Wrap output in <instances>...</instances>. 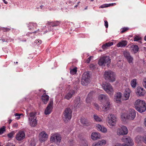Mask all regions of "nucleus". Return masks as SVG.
Instances as JSON below:
<instances>
[{
  "mask_svg": "<svg viewBox=\"0 0 146 146\" xmlns=\"http://www.w3.org/2000/svg\"><path fill=\"white\" fill-rule=\"evenodd\" d=\"M144 105H145V101L139 99L136 100L134 103V106L136 110L140 108V107L143 106Z\"/></svg>",
  "mask_w": 146,
  "mask_h": 146,
  "instance_id": "nucleus-14",
  "label": "nucleus"
},
{
  "mask_svg": "<svg viewBox=\"0 0 146 146\" xmlns=\"http://www.w3.org/2000/svg\"><path fill=\"white\" fill-rule=\"evenodd\" d=\"M143 139L144 142L146 144V136L145 138H143Z\"/></svg>",
  "mask_w": 146,
  "mask_h": 146,
  "instance_id": "nucleus-54",
  "label": "nucleus"
},
{
  "mask_svg": "<svg viewBox=\"0 0 146 146\" xmlns=\"http://www.w3.org/2000/svg\"><path fill=\"white\" fill-rule=\"evenodd\" d=\"M80 121L82 124L88 126L89 124L87 120L84 118H81L80 119Z\"/></svg>",
  "mask_w": 146,
  "mask_h": 146,
  "instance_id": "nucleus-31",
  "label": "nucleus"
},
{
  "mask_svg": "<svg viewBox=\"0 0 146 146\" xmlns=\"http://www.w3.org/2000/svg\"><path fill=\"white\" fill-rule=\"evenodd\" d=\"M130 92V91L129 88H127L125 89L123 96L124 100H127L129 99Z\"/></svg>",
  "mask_w": 146,
  "mask_h": 146,
  "instance_id": "nucleus-21",
  "label": "nucleus"
},
{
  "mask_svg": "<svg viewBox=\"0 0 146 146\" xmlns=\"http://www.w3.org/2000/svg\"><path fill=\"white\" fill-rule=\"evenodd\" d=\"M94 93L93 92H91L88 94V96L86 98V102L88 104H90L91 102L92 99V97L93 94Z\"/></svg>",
  "mask_w": 146,
  "mask_h": 146,
  "instance_id": "nucleus-24",
  "label": "nucleus"
},
{
  "mask_svg": "<svg viewBox=\"0 0 146 146\" xmlns=\"http://www.w3.org/2000/svg\"><path fill=\"white\" fill-rule=\"evenodd\" d=\"M26 112H27V115H28L29 114V111H27V110L26 111Z\"/></svg>",
  "mask_w": 146,
  "mask_h": 146,
  "instance_id": "nucleus-60",
  "label": "nucleus"
},
{
  "mask_svg": "<svg viewBox=\"0 0 146 146\" xmlns=\"http://www.w3.org/2000/svg\"><path fill=\"white\" fill-rule=\"evenodd\" d=\"M135 92L137 95L139 96H143L145 93L143 89L139 86L137 88Z\"/></svg>",
  "mask_w": 146,
  "mask_h": 146,
  "instance_id": "nucleus-18",
  "label": "nucleus"
},
{
  "mask_svg": "<svg viewBox=\"0 0 146 146\" xmlns=\"http://www.w3.org/2000/svg\"><path fill=\"white\" fill-rule=\"evenodd\" d=\"M91 138L93 140H96L101 138L100 133L97 132H92L91 135Z\"/></svg>",
  "mask_w": 146,
  "mask_h": 146,
  "instance_id": "nucleus-22",
  "label": "nucleus"
},
{
  "mask_svg": "<svg viewBox=\"0 0 146 146\" xmlns=\"http://www.w3.org/2000/svg\"><path fill=\"white\" fill-rule=\"evenodd\" d=\"M93 57L92 56H90L86 60V62L88 63H89L90 61L92 58H93Z\"/></svg>",
  "mask_w": 146,
  "mask_h": 146,
  "instance_id": "nucleus-44",
  "label": "nucleus"
},
{
  "mask_svg": "<svg viewBox=\"0 0 146 146\" xmlns=\"http://www.w3.org/2000/svg\"><path fill=\"white\" fill-rule=\"evenodd\" d=\"M146 109V107L145 105H144V106L142 107H140V108H138V109L136 110L140 113H142L144 112Z\"/></svg>",
  "mask_w": 146,
  "mask_h": 146,
  "instance_id": "nucleus-32",
  "label": "nucleus"
},
{
  "mask_svg": "<svg viewBox=\"0 0 146 146\" xmlns=\"http://www.w3.org/2000/svg\"><path fill=\"white\" fill-rule=\"evenodd\" d=\"M14 131H12L8 134L7 136L9 138H11L13 137V135L15 134Z\"/></svg>",
  "mask_w": 146,
  "mask_h": 146,
  "instance_id": "nucleus-38",
  "label": "nucleus"
},
{
  "mask_svg": "<svg viewBox=\"0 0 146 146\" xmlns=\"http://www.w3.org/2000/svg\"><path fill=\"white\" fill-rule=\"evenodd\" d=\"M139 48L137 45H132L131 46L130 49L132 52L135 53H137L139 50Z\"/></svg>",
  "mask_w": 146,
  "mask_h": 146,
  "instance_id": "nucleus-27",
  "label": "nucleus"
},
{
  "mask_svg": "<svg viewBox=\"0 0 146 146\" xmlns=\"http://www.w3.org/2000/svg\"><path fill=\"white\" fill-rule=\"evenodd\" d=\"M143 86L146 89V77L143 79Z\"/></svg>",
  "mask_w": 146,
  "mask_h": 146,
  "instance_id": "nucleus-43",
  "label": "nucleus"
},
{
  "mask_svg": "<svg viewBox=\"0 0 146 146\" xmlns=\"http://www.w3.org/2000/svg\"><path fill=\"white\" fill-rule=\"evenodd\" d=\"M87 9V7H86V8H85V9Z\"/></svg>",
  "mask_w": 146,
  "mask_h": 146,
  "instance_id": "nucleus-64",
  "label": "nucleus"
},
{
  "mask_svg": "<svg viewBox=\"0 0 146 146\" xmlns=\"http://www.w3.org/2000/svg\"><path fill=\"white\" fill-rule=\"evenodd\" d=\"M108 7V4H105L101 5L100 8H102Z\"/></svg>",
  "mask_w": 146,
  "mask_h": 146,
  "instance_id": "nucleus-45",
  "label": "nucleus"
},
{
  "mask_svg": "<svg viewBox=\"0 0 146 146\" xmlns=\"http://www.w3.org/2000/svg\"><path fill=\"white\" fill-rule=\"evenodd\" d=\"M22 114H20L19 113H16L15 114V116H19L18 117H17L18 118V119H19L20 118V116Z\"/></svg>",
  "mask_w": 146,
  "mask_h": 146,
  "instance_id": "nucleus-47",
  "label": "nucleus"
},
{
  "mask_svg": "<svg viewBox=\"0 0 146 146\" xmlns=\"http://www.w3.org/2000/svg\"><path fill=\"white\" fill-rule=\"evenodd\" d=\"M116 133L118 135H124L127 134L128 129L125 126H122L117 129Z\"/></svg>",
  "mask_w": 146,
  "mask_h": 146,
  "instance_id": "nucleus-10",
  "label": "nucleus"
},
{
  "mask_svg": "<svg viewBox=\"0 0 146 146\" xmlns=\"http://www.w3.org/2000/svg\"><path fill=\"white\" fill-rule=\"evenodd\" d=\"M90 67L91 70H93L96 68V66L93 64H91L90 65Z\"/></svg>",
  "mask_w": 146,
  "mask_h": 146,
  "instance_id": "nucleus-40",
  "label": "nucleus"
},
{
  "mask_svg": "<svg viewBox=\"0 0 146 146\" xmlns=\"http://www.w3.org/2000/svg\"><path fill=\"white\" fill-rule=\"evenodd\" d=\"M18 126V125L17 123H15L13 125V127H17Z\"/></svg>",
  "mask_w": 146,
  "mask_h": 146,
  "instance_id": "nucleus-52",
  "label": "nucleus"
},
{
  "mask_svg": "<svg viewBox=\"0 0 146 146\" xmlns=\"http://www.w3.org/2000/svg\"><path fill=\"white\" fill-rule=\"evenodd\" d=\"M59 22L58 21H56L53 22V24H51V25L52 27H56L58 25V23Z\"/></svg>",
  "mask_w": 146,
  "mask_h": 146,
  "instance_id": "nucleus-41",
  "label": "nucleus"
},
{
  "mask_svg": "<svg viewBox=\"0 0 146 146\" xmlns=\"http://www.w3.org/2000/svg\"><path fill=\"white\" fill-rule=\"evenodd\" d=\"M61 140V137L60 135L58 134L53 135L51 137L50 141L51 143H60Z\"/></svg>",
  "mask_w": 146,
  "mask_h": 146,
  "instance_id": "nucleus-11",
  "label": "nucleus"
},
{
  "mask_svg": "<svg viewBox=\"0 0 146 146\" xmlns=\"http://www.w3.org/2000/svg\"><path fill=\"white\" fill-rule=\"evenodd\" d=\"M94 106L97 108V109H98V108H99V107L98 105V104H94Z\"/></svg>",
  "mask_w": 146,
  "mask_h": 146,
  "instance_id": "nucleus-51",
  "label": "nucleus"
},
{
  "mask_svg": "<svg viewBox=\"0 0 146 146\" xmlns=\"http://www.w3.org/2000/svg\"><path fill=\"white\" fill-rule=\"evenodd\" d=\"M94 118L96 121L100 122L101 121V119L99 117L96 115H94Z\"/></svg>",
  "mask_w": 146,
  "mask_h": 146,
  "instance_id": "nucleus-36",
  "label": "nucleus"
},
{
  "mask_svg": "<svg viewBox=\"0 0 146 146\" xmlns=\"http://www.w3.org/2000/svg\"><path fill=\"white\" fill-rule=\"evenodd\" d=\"M144 39L145 40H146V35L144 37Z\"/></svg>",
  "mask_w": 146,
  "mask_h": 146,
  "instance_id": "nucleus-61",
  "label": "nucleus"
},
{
  "mask_svg": "<svg viewBox=\"0 0 146 146\" xmlns=\"http://www.w3.org/2000/svg\"><path fill=\"white\" fill-rule=\"evenodd\" d=\"M72 111L69 108L65 109L63 112V119L65 122H67L71 118Z\"/></svg>",
  "mask_w": 146,
  "mask_h": 146,
  "instance_id": "nucleus-3",
  "label": "nucleus"
},
{
  "mask_svg": "<svg viewBox=\"0 0 146 146\" xmlns=\"http://www.w3.org/2000/svg\"><path fill=\"white\" fill-rule=\"evenodd\" d=\"M107 121L109 125L110 126H112L115 125L117 119L113 114H110L108 115Z\"/></svg>",
  "mask_w": 146,
  "mask_h": 146,
  "instance_id": "nucleus-9",
  "label": "nucleus"
},
{
  "mask_svg": "<svg viewBox=\"0 0 146 146\" xmlns=\"http://www.w3.org/2000/svg\"><path fill=\"white\" fill-rule=\"evenodd\" d=\"M137 79H133L131 82V85L133 88H135L137 84Z\"/></svg>",
  "mask_w": 146,
  "mask_h": 146,
  "instance_id": "nucleus-34",
  "label": "nucleus"
},
{
  "mask_svg": "<svg viewBox=\"0 0 146 146\" xmlns=\"http://www.w3.org/2000/svg\"><path fill=\"white\" fill-rule=\"evenodd\" d=\"M42 7H43L42 5H41L40 6V7L41 9H42Z\"/></svg>",
  "mask_w": 146,
  "mask_h": 146,
  "instance_id": "nucleus-62",
  "label": "nucleus"
},
{
  "mask_svg": "<svg viewBox=\"0 0 146 146\" xmlns=\"http://www.w3.org/2000/svg\"><path fill=\"white\" fill-rule=\"evenodd\" d=\"M102 86L104 90L108 94L110 95L113 94L114 90L110 83L106 82H104L102 84Z\"/></svg>",
  "mask_w": 146,
  "mask_h": 146,
  "instance_id": "nucleus-6",
  "label": "nucleus"
},
{
  "mask_svg": "<svg viewBox=\"0 0 146 146\" xmlns=\"http://www.w3.org/2000/svg\"><path fill=\"white\" fill-rule=\"evenodd\" d=\"M12 120L10 119L9 121V124H10L11 122H12Z\"/></svg>",
  "mask_w": 146,
  "mask_h": 146,
  "instance_id": "nucleus-59",
  "label": "nucleus"
},
{
  "mask_svg": "<svg viewBox=\"0 0 146 146\" xmlns=\"http://www.w3.org/2000/svg\"><path fill=\"white\" fill-rule=\"evenodd\" d=\"M90 75L88 72H85L82 75L81 84L84 86H86L90 82Z\"/></svg>",
  "mask_w": 146,
  "mask_h": 146,
  "instance_id": "nucleus-7",
  "label": "nucleus"
},
{
  "mask_svg": "<svg viewBox=\"0 0 146 146\" xmlns=\"http://www.w3.org/2000/svg\"><path fill=\"white\" fill-rule=\"evenodd\" d=\"M45 92V90H44V93L43 94L41 97V99L42 100V102L45 104L47 103L49 98V96L46 94Z\"/></svg>",
  "mask_w": 146,
  "mask_h": 146,
  "instance_id": "nucleus-19",
  "label": "nucleus"
},
{
  "mask_svg": "<svg viewBox=\"0 0 146 146\" xmlns=\"http://www.w3.org/2000/svg\"><path fill=\"white\" fill-rule=\"evenodd\" d=\"M41 41L40 40H36L35 42L36 43V44H38V43H39L40 44L41 43Z\"/></svg>",
  "mask_w": 146,
  "mask_h": 146,
  "instance_id": "nucleus-49",
  "label": "nucleus"
},
{
  "mask_svg": "<svg viewBox=\"0 0 146 146\" xmlns=\"http://www.w3.org/2000/svg\"><path fill=\"white\" fill-rule=\"evenodd\" d=\"M2 40L3 42H4L5 41V39H3Z\"/></svg>",
  "mask_w": 146,
  "mask_h": 146,
  "instance_id": "nucleus-63",
  "label": "nucleus"
},
{
  "mask_svg": "<svg viewBox=\"0 0 146 146\" xmlns=\"http://www.w3.org/2000/svg\"><path fill=\"white\" fill-rule=\"evenodd\" d=\"M123 54L124 57L126 58L129 63L130 64H133V58L130 55V53L129 52H124Z\"/></svg>",
  "mask_w": 146,
  "mask_h": 146,
  "instance_id": "nucleus-13",
  "label": "nucleus"
},
{
  "mask_svg": "<svg viewBox=\"0 0 146 146\" xmlns=\"http://www.w3.org/2000/svg\"><path fill=\"white\" fill-rule=\"evenodd\" d=\"M111 63V59L109 56H104L101 57L98 60V64L100 66H105L106 65L109 67Z\"/></svg>",
  "mask_w": 146,
  "mask_h": 146,
  "instance_id": "nucleus-2",
  "label": "nucleus"
},
{
  "mask_svg": "<svg viewBox=\"0 0 146 146\" xmlns=\"http://www.w3.org/2000/svg\"><path fill=\"white\" fill-rule=\"evenodd\" d=\"M122 140L130 145H132L134 144L133 141L129 137H123L122 139Z\"/></svg>",
  "mask_w": 146,
  "mask_h": 146,
  "instance_id": "nucleus-16",
  "label": "nucleus"
},
{
  "mask_svg": "<svg viewBox=\"0 0 146 146\" xmlns=\"http://www.w3.org/2000/svg\"><path fill=\"white\" fill-rule=\"evenodd\" d=\"M77 68L75 67L70 70V73L72 75H74L75 74L77 71Z\"/></svg>",
  "mask_w": 146,
  "mask_h": 146,
  "instance_id": "nucleus-35",
  "label": "nucleus"
},
{
  "mask_svg": "<svg viewBox=\"0 0 146 146\" xmlns=\"http://www.w3.org/2000/svg\"><path fill=\"white\" fill-rule=\"evenodd\" d=\"M106 141L104 140H102L98 141L97 143L93 144L92 146H101L106 144Z\"/></svg>",
  "mask_w": 146,
  "mask_h": 146,
  "instance_id": "nucleus-29",
  "label": "nucleus"
},
{
  "mask_svg": "<svg viewBox=\"0 0 146 146\" xmlns=\"http://www.w3.org/2000/svg\"><path fill=\"white\" fill-rule=\"evenodd\" d=\"M141 39V38L139 36L136 35L134 36V41H138Z\"/></svg>",
  "mask_w": 146,
  "mask_h": 146,
  "instance_id": "nucleus-37",
  "label": "nucleus"
},
{
  "mask_svg": "<svg viewBox=\"0 0 146 146\" xmlns=\"http://www.w3.org/2000/svg\"><path fill=\"white\" fill-rule=\"evenodd\" d=\"M121 93L120 92H117L115 95L114 101L117 103H120L121 102Z\"/></svg>",
  "mask_w": 146,
  "mask_h": 146,
  "instance_id": "nucleus-20",
  "label": "nucleus"
},
{
  "mask_svg": "<svg viewBox=\"0 0 146 146\" xmlns=\"http://www.w3.org/2000/svg\"><path fill=\"white\" fill-rule=\"evenodd\" d=\"M99 98L101 101L103 106L102 109L103 111H107L110 109V102L108 96L106 95L100 94L99 96Z\"/></svg>",
  "mask_w": 146,
  "mask_h": 146,
  "instance_id": "nucleus-1",
  "label": "nucleus"
},
{
  "mask_svg": "<svg viewBox=\"0 0 146 146\" xmlns=\"http://www.w3.org/2000/svg\"><path fill=\"white\" fill-rule=\"evenodd\" d=\"M25 135L24 131H19L17 134L16 137V139L19 141H21L25 137Z\"/></svg>",
  "mask_w": 146,
  "mask_h": 146,
  "instance_id": "nucleus-15",
  "label": "nucleus"
},
{
  "mask_svg": "<svg viewBox=\"0 0 146 146\" xmlns=\"http://www.w3.org/2000/svg\"><path fill=\"white\" fill-rule=\"evenodd\" d=\"M48 135L44 132H42L39 134V140L41 142L46 141L48 138Z\"/></svg>",
  "mask_w": 146,
  "mask_h": 146,
  "instance_id": "nucleus-17",
  "label": "nucleus"
},
{
  "mask_svg": "<svg viewBox=\"0 0 146 146\" xmlns=\"http://www.w3.org/2000/svg\"><path fill=\"white\" fill-rule=\"evenodd\" d=\"M113 44V42H110L107 43L102 46V48L104 50L107 49L109 47L111 46Z\"/></svg>",
  "mask_w": 146,
  "mask_h": 146,
  "instance_id": "nucleus-30",
  "label": "nucleus"
},
{
  "mask_svg": "<svg viewBox=\"0 0 146 146\" xmlns=\"http://www.w3.org/2000/svg\"><path fill=\"white\" fill-rule=\"evenodd\" d=\"M72 141H73V140L72 139H71V140H70V145H71L72 144Z\"/></svg>",
  "mask_w": 146,
  "mask_h": 146,
  "instance_id": "nucleus-57",
  "label": "nucleus"
},
{
  "mask_svg": "<svg viewBox=\"0 0 146 146\" xmlns=\"http://www.w3.org/2000/svg\"><path fill=\"white\" fill-rule=\"evenodd\" d=\"M104 25L106 27V28H107L108 27V23L107 21H104Z\"/></svg>",
  "mask_w": 146,
  "mask_h": 146,
  "instance_id": "nucleus-46",
  "label": "nucleus"
},
{
  "mask_svg": "<svg viewBox=\"0 0 146 146\" xmlns=\"http://www.w3.org/2000/svg\"><path fill=\"white\" fill-rule=\"evenodd\" d=\"M5 30H6V31H10V29H7L6 28L5 29Z\"/></svg>",
  "mask_w": 146,
  "mask_h": 146,
  "instance_id": "nucleus-58",
  "label": "nucleus"
},
{
  "mask_svg": "<svg viewBox=\"0 0 146 146\" xmlns=\"http://www.w3.org/2000/svg\"><path fill=\"white\" fill-rule=\"evenodd\" d=\"M75 92L74 90H71L65 95L64 98L68 100H69L75 94Z\"/></svg>",
  "mask_w": 146,
  "mask_h": 146,
  "instance_id": "nucleus-23",
  "label": "nucleus"
},
{
  "mask_svg": "<svg viewBox=\"0 0 146 146\" xmlns=\"http://www.w3.org/2000/svg\"><path fill=\"white\" fill-rule=\"evenodd\" d=\"M116 5V3H115L108 4V7H110V6H113L114 5Z\"/></svg>",
  "mask_w": 146,
  "mask_h": 146,
  "instance_id": "nucleus-48",
  "label": "nucleus"
},
{
  "mask_svg": "<svg viewBox=\"0 0 146 146\" xmlns=\"http://www.w3.org/2000/svg\"><path fill=\"white\" fill-rule=\"evenodd\" d=\"M143 137H142L141 136H138L137 137V139H140V141L141 140V139H142L143 138Z\"/></svg>",
  "mask_w": 146,
  "mask_h": 146,
  "instance_id": "nucleus-50",
  "label": "nucleus"
},
{
  "mask_svg": "<svg viewBox=\"0 0 146 146\" xmlns=\"http://www.w3.org/2000/svg\"><path fill=\"white\" fill-rule=\"evenodd\" d=\"M136 115L135 111L133 109L129 110L128 115L124 114L121 116V118L123 119H133L135 117Z\"/></svg>",
  "mask_w": 146,
  "mask_h": 146,
  "instance_id": "nucleus-5",
  "label": "nucleus"
},
{
  "mask_svg": "<svg viewBox=\"0 0 146 146\" xmlns=\"http://www.w3.org/2000/svg\"><path fill=\"white\" fill-rule=\"evenodd\" d=\"M29 116V121L30 125L33 127L37 125V122L36 120V117L35 113L33 112H30Z\"/></svg>",
  "mask_w": 146,
  "mask_h": 146,
  "instance_id": "nucleus-8",
  "label": "nucleus"
},
{
  "mask_svg": "<svg viewBox=\"0 0 146 146\" xmlns=\"http://www.w3.org/2000/svg\"><path fill=\"white\" fill-rule=\"evenodd\" d=\"M96 127L98 130L103 133H106L107 132V129L103 126L98 124L97 125Z\"/></svg>",
  "mask_w": 146,
  "mask_h": 146,
  "instance_id": "nucleus-25",
  "label": "nucleus"
},
{
  "mask_svg": "<svg viewBox=\"0 0 146 146\" xmlns=\"http://www.w3.org/2000/svg\"><path fill=\"white\" fill-rule=\"evenodd\" d=\"M81 103L80 102V98L78 97L77 98L75 101L74 107L76 108H79L81 106Z\"/></svg>",
  "mask_w": 146,
  "mask_h": 146,
  "instance_id": "nucleus-26",
  "label": "nucleus"
},
{
  "mask_svg": "<svg viewBox=\"0 0 146 146\" xmlns=\"http://www.w3.org/2000/svg\"><path fill=\"white\" fill-rule=\"evenodd\" d=\"M5 131V126H3L2 128H1L0 129V135L2 134Z\"/></svg>",
  "mask_w": 146,
  "mask_h": 146,
  "instance_id": "nucleus-39",
  "label": "nucleus"
},
{
  "mask_svg": "<svg viewBox=\"0 0 146 146\" xmlns=\"http://www.w3.org/2000/svg\"><path fill=\"white\" fill-rule=\"evenodd\" d=\"M80 146H88L87 141L85 139H82L80 143Z\"/></svg>",
  "mask_w": 146,
  "mask_h": 146,
  "instance_id": "nucleus-33",
  "label": "nucleus"
},
{
  "mask_svg": "<svg viewBox=\"0 0 146 146\" xmlns=\"http://www.w3.org/2000/svg\"><path fill=\"white\" fill-rule=\"evenodd\" d=\"M104 77L105 80L110 82H113L115 80V73L111 71L105 72Z\"/></svg>",
  "mask_w": 146,
  "mask_h": 146,
  "instance_id": "nucleus-4",
  "label": "nucleus"
},
{
  "mask_svg": "<svg viewBox=\"0 0 146 146\" xmlns=\"http://www.w3.org/2000/svg\"><path fill=\"white\" fill-rule=\"evenodd\" d=\"M53 101L50 100L48 105L45 110L44 113L46 115H49L51 112L53 108Z\"/></svg>",
  "mask_w": 146,
  "mask_h": 146,
  "instance_id": "nucleus-12",
  "label": "nucleus"
},
{
  "mask_svg": "<svg viewBox=\"0 0 146 146\" xmlns=\"http://www.w3.org/2000/svg\"><path fill=\"white\" fill-rule=\"evenodd\" d=\"M53 22H48V24L49 25H50L51 24H53Z\"/></svg>",
  "mask_w": 146,
  "mask_h": 146,
  "instance_id": "nucleus-55",
  "label": "nucleus"
},
{
  "mask_svg": "<svg viewBox=\"0 0 146 146\" xmlns=\"http://www.w3.org/2000/svg\"><path fill=\"white\" fill-rule=\"evenodd\" d=\"M127 42L126 40H122L119 42L117 45V47H123L127 44Z\"/></svg>",
  "mask_w": 146,
  "mask_h": 146,
  "instance_id": "nucleus-28",
  "label": "nucleus"
},
{
  "mask_svg": "<svg viewBox=\"0 0 146 146\" xmlns=\"http://www.w3.org/2000/svg\"><path fill=\"white\" fill-rule=\"evenodd\" d=\"M129 29V28L128 27H124L122 29V31H121V33H123Z\"/></svg>",
  "mask_w": 146,
  "mask_h": 146,
  "instance_id": "nucleus-42",
  "label": "nucleus"
},
{
  "mask_svg": "<svg viewBox=\"0 0 146 146\" xmlns=\"http://www.w3.org/2000/svg\"><path fill=\"white\" fill-rule=\"evenodd\" d=\"M144 123V125H145V126L146 127V117L145 119Z\"/></svg>",
  "mask_w": 146,
  "mask_h": 146,
  "instance_id": "nucleus-53",
  "label": "nucleus"
},
{
  "mask_svg": "<svg viewBox=\"0 0 146 146\" xmlns=\"http://www.w3.org/2000/svg\"><path fill=\"white\" fill-rule=\"evenodd\" d=\"M4 2V3H5V4H7L8 3L7 1H5V0H2Z\"/></svg>",
  "mask_w": 146,
  "mask_h": 146,
  "instance_id": "nucleus-56",
  "label": "nucleus"
}]
</instances>
